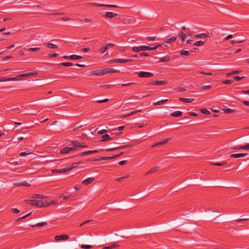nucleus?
I'll return each mask as SVG.
<instances>
[{"label": "nucleus", "instance_id": "nucleus-62", "mask_svg": "<svg viewBox=\"0 0 249 249\" xmlns=\"http://www.w3.org/2000/svg\"><path fill=\"white\" fill-rule=\"evenodd\" d=\"M139 55L140 56H147L149 55V54L146 53L142 52L139 54Z\"/></svg>", "mask_w": 249, "mask_h": 249}, {"label": "nucleus", "instance_id": "nucleus-42", "mask_svg": "<svg viewBox=\"0 0 249 249\" xmlns=\"http://www.w3.org/2000/svg\"><path fill=\"white\" fill-rule=\"evenodd\" d=\"M200 111L202 113L204 114H209L210 113V112L206 108H202L200 109Z\"/></svg>", "mask_w": 249, "mask_h": 249}, {"label": "nucleus", "instance_id": "nucleus-22", "mask_svg": "<svg viewBox=\"0 0 249 249\" xmlns=\"http://www.w3.org/2000/svg\"><path fill=\"white\" fill-rule=\"evenodd\" d=\"M210 37L209 34H205V33L197 34V35H196L195 36V37L196 38H204V37Z\"/></svg>", "mask_w": 249, "mask_h": 249}, {"label": "nucleus", "instance_id": "nucleus-3", "mask_svg": "<svg viewBox=\"0 0 249 249\" xmlns=\"http://www.w3.org/2000/svg\"><path fill=\"white\" fill-rule=\"evenodd\" d=\"M131 146V145L126 144V145L115 147H113V148H108V149H105V150H103L101 149H100V151H102L104 150V151H106L111 152V151H113L115 150H118V149L122 150L124 149L130 147Z\"/></svg>", "mask_w": 249, "mask_h": 249}, {"label": "nucleus", "instance_id": "nucleus-44", "mask_svg": "<svg viewBox=\"0 0 249 249\" xmlns=\"http://www.w3.org/2000/svg\"><path fill=\"white\" fill-rule=\"evenodd\" d=\"M108 49V48L107 47V46H106L105 47L102 48L100 49V52L101 53H105Z\"/></svg>", "mask_w": 249, "mask_h": 249}, {"label": "nucleus", "instance_id": "nucleus-7", "mask_svg": "<svg viewBox=\"0 0 249 249\" xmlns=\"http://www.w3.org/2000/svg\"><path fill=\"white\" fill-rule=\"evenodd\" d=\"M69 238V236L66 234H62L61 235H56L54 237L55 240L56 241H59L61 240H66Z\"/></svg>", "mask_w": 249, "mask_h": 249}, {"label": "nucleus", "instance_id": "nucleus-61", "mask_svg": "<svg viewBox=\"0 0 249 249\" xmlns=\"http://www.w3.org/2000/svg\"><path fill=\"white\" fill-rule=\"evenodd\" d=\"M89 50H90V48L89 47H87V48H82V50H81V51H82V52H83L84 53H86V52H88Z\"/></svg>", "mask_w": 249, "mask_h": 249}, {"label": "nucleus", "instance_id": "nucleus-55", "mask_svg": "<svg viewBox=\"0 0 249 249\" xmlns=\"http://www.w3.org/2000/svg\"><path fill=\"white\" fill-rule=\"evenodd\" d=\"M135 84V83H134V82L128 83H126V84H122V87H126V86L133 85Z\"/></svg>", "mask_w": 249, "mask_h": 249}, {"label": "nucleus", "instance_id": "nucleus-34", "mask_svg": "<svg viewBox=\"0 0 249 249\" xmlns=\"http://www.w3.org/2000/svg\"><path fill=\"white\" fill-rule=\"evenodd\" d=\"M23 50H25L28 51H32V52H36L40 50V48L36 47V48H30L28 49H26L24 48Z\"/></svg>", "mask_w": 249, "mask_h": 249}, {"label": "nucleus", "instance_id": "nucleus-56", "mask_svg": "<svg viewBox=\"0 0 249 249\" xmlns=\"http://www.w3.org/2000/svg\"><path fill=\"white\" fill-rule=\"evenodd\" d=\"M31 154V153H27L26 152H21L19 154V156H21V157H24V156H26L27 155H28L29 154Z\"/></svg>", "mask_w": 249, "mask_h": 249}, {"label": "nucleus", "instance_id": "nucleus-30", "mask_svg": "<svg viewBox=\"0 0 249 249\" xmlns=\"http://www.w3.org/2000/svg\"><path fill=\"white\" fill-rule=\"evenodd\" d=\"M16 185L18 186H30V184L26 181L17 183Z\"/></svg>", "mask_w": 249, "mask_h": 249}, {"label": "nucleus", "instance_id": "nucleus-46", "mask_svg": "<svg viewBox=\"0 0 249 249\" xmlns=\"http://www.w3.org/2000/svg\"><path fill=\"white\" fill-rule=\"evenodd\" d=\"M231 149H235V150L243 149V146L242 145H236L235 146H234V147H232Z\"/></svg>", "mask_w": 249, "mask_h": 249}, {"label": "nucleus", "instance_id": "nucleus-16", "mask_svg": "<svg viewBox=\"0 0 249 249\" xmlns=\"http://www.w3.org/2000/svg\"><path fill=\"white\" fill-rule=\"evenodd\" d=\"M248 155L247 153H238V154H233L231 155V158H239L241 157H244Z\"/></svg>", "mask_w": 249, "mask_h": 249}, {"label": "nucleus", "instance_id": "nucleus-32", "mask_svg": "<svg viewBox=\"0 0 249 249\" xmlns=\"http://www.w3.org/2000/svg\"><path fill=\"white\" fill-rule=\"evenodd\" d=\"M79 163V162H75L72 163L71 165H68L67 166V168L68 171H70L72 168H75L77 167V165Z\"/></svg>", "mask_w": 249, "mask_h": 249}, {"label": "nucleus", "instance_id": "nucleus-18", "mask_svg": "<svg viewBox=\"0 0 249 249\" xmlns=\"http://www.w3.org/2000/svg\"><path fill=\"white\" fill-rule=\"evenodd\" d=\"M102 138L103 139L101 141L105 142L107 141H112L113 140V137H110V136L108 134L104 135Z\"/></svg>", "mask_w": 249, "mask_h": 249}, {"label": "nucleus", "instance_id": "nucleus-8", "mask_svg": "<svg viewBox=\"0 0 249 249\" xmlns=\"http://www.w3.org/2000/svg\"><path fill=\"white\" fill-rule=\"evenodd\" d=\"M168 83L167 81H152L150 83V85H164Z\"/></svg>", "mask_w": 249, "mask_h": 249}, {"label": "nucleus", "instance_id": "nucleus-2", "mask_svg": "<svg viewBox=\"0 0 249 249\" xmlns=\"http://www.w3.org/2000/svg\"><path fill=\"white\" fill-rule=\"evenodd\" d=\"M160 46V44H158L153 47H150L148 46H141L138 47H133L132 48V50L134 52H140L141 51H145L146 50H154Z\"/></svg>", "mask_w": 249, "mask_h": 249}, {"label": "nucleus", "instance_id": "nucleus-24", "mask_svg": "<svg viewBox=\"0 0 249 249\" xmlns=\"http://www.w3.org/2000/svg\"><path fill=\"white\" fill-rule=\"evenodd\" d=\"M177 39V37H175V36H172L171 37H170V38H166L165 39H164V42H166V43H171L172 42H174Z\"/></svg>", "mask_w": 249, "mask_h": 249}, {"label": "nucleus", "instance_id": "nucleus-5", "mask_svg": "<svg viewBox=\"0 0 249 249\" xmlns=\"http://www.w3.org/2000/svg\"><path fill=\"white\" fill-rule=\"evenodd\" d=\"M62 58L66 59L77 60L82 58L83 56L76 54H72L68 56L64 55L62 57Z\"/></svg>", "mask_w": 249, "mask_h": 249}, {"label": "nucleus", "instance_id": "nucleus-10", "mask_svg": "<svg viewBox=\"0 0 249 249\" xmlns=\"http://www.w3.org/2000/svg\"><path fill=\"white\" fill-rule=\"evenodd\" d=\"M170 140H171L170 138L165 139L162 140L161 142L155 143V144L152 145L151 146V147H155V146H159V145H160L166 144L167 142H168L170 141Z\"/></svg>", "mask_w": 249, "mask_h": 249}, {"label": "nucleus", "instance_id": "nucleus-53", "mask_svg": "<svg viewBox=\"0 0 249 249\" xmlns=\"http://www.w3.org/2000/svg\"><path fill=\"white\" fill-rule=\"evenodd\" d=\"M128 177H129V176L127 175V176H124V177H120V178H117L116 179V180L118 181H121L123 179L127 178Z\"/></svg>", "mask_w": 249, "mask_h": 249}, {"label": "nucleus", "instance_id": "nucleus-26", "mask_svg": "<svg viewBox=\"0 0 249 249\" xmlns=\"http://www.w3.org/2000/svg\"><path fill=\"white\" fill-rule=\"evenodd\" d=\"M47 225V223L46 222H42L38 223L35 225H31L30 226L31 227L34 228V227H37V226L42 227V226H46Z\"/></svg>", "mask_w": 249, "mask_h": 249}, {"label": "nucleus", "instance_id": "nucleus-36", "mask_svg": "<svg viewBox=\"0 0 249 249\" xmlns=\"http://www.w3.org/2000/svg\"><path fill=\"white\" fill-rule=\"evenodd\" d=\"M80 247L83 249H90L93 247V246L89 245H82L80 246Z\"/></svg>", "mask_w": 249, "mask_h": 249}, {"label": "nucleus", "instance_id": "nucleus-15", "mask_svg": "<svg viewBox=\"0 0 249 249\" xmlns=\"http://www.w3.org/2000/svg\"><path fill=\"white\" fill-rule=\"evenodd\" d=\"M109 63H126L125 59H115L112 60H110L109 61Z\"/></svg>", "mask_w": 249, "mask_h": 249}, {"label": "nucleus", "instance_id": "nucleus-37", "mask_svg": "<svg viewBox=\"0 0 249 249\" xmlns=\"http://www.w3.org/2000/svg\"><path fill=\"white\" fill-rule=\"evenodd\" d=\"M204 43H205V42L204 41L200 40V41L196 42L194 44V45L195 46H200L203 45L204 44Z\"/></svg>", "mask_w": 249, "mask_h": 249}, {"label": "nucleus", "instance_id": "nucleus-14", "mask_svg": "<svg viewBox=\"0 0 249 249\" xmlns=\"http://www.w3.org/2000/svg\"><path fill=\"white\" fill-rule=\"evenodd\" d=\"M68 170L67 167L66 168H63L60 169H53L52 170V173H64L68 172Z\"/></svg>", "mask_w": 249, "mask_h": 249}, {"label": "nucleus", "instance_id": "nucleus-40", "mask_svg": "<svg viewBox=\"0 0 249 249\" xmlns=\"http://www.w3.org/2000/svg\"><path fill=\"white\" fill-rule=\"evenodd\" d=\"M170 59V56H165L163 58H160L159 60V62H167Z\"/></svg>", "mask_w": 249, "mask_h": 249}, {"label": "nucleus", "instance_id": "nucleus-59", "mask_svg": "<svg viewBox=\"0 0 249 249\" xmlns=\"http://www.w3.org/2000/svg\"><path fill=\"white\" fill-rule=\"evenodd\" d=\"M108 101V99H105L104 100H98V101H96V102L97 103H105V102H107Z\"/></svg>", "mask_w": 249, "mask_h": 249}, {"label": "nucleus", "instance_id": "nucleus-51", "mask_svg": "<svg viewBox=\"0 0 249 249\" xmlns=\"http://www.w3.org/2000/svg\"><path fill=\"white\" fill-rule=\"evenodd\" d=\"M180 54L184 55H188L189 54V52L188 51L182 50Z\"/></svg>", "mask_w": 249, "mask_h": 249}, {"label": "nucleus", "instance_id": "nucleus-48", "mask_svg": "<svg viewBox=\"0 0 249 249\" xmlns=\"http://www.w3.org/2000/svg\"><path fill=\"white\" fill-rule=\"evenodd\" d=\"M232 82H233V81H231V80H226L223 81L222 82V83L223 84H226V85L231 84L232 83Z\"/></svg>", "mask_w": 249, "mask_h": 249}, {"label": "nucleus", "instance_id": "nucleus-58", "mask_svg": "<svg viewBox=\"0 0 249 249\" xmlns=\"http://www.w3.org/2000/svg\"><path fill=\"white\" fill-rule=\"evenodd\" d=\"M146 39L150 41H154L156 40V36H148L146 37Z\"/></svg>", "mask_w": 249, "mask_h": 249}, {"label": "nucleus", "instance_id": "nucleus-20", "mask_svg": "<svg viewBox=\"0 0 249 249\" xmlns=\"http://www.w3.org/2000/svg\"><path fill=\"white\" fill-rule=\"evenodd\" d=\"M37 74V73L36 72H28V73L20 74V78H21L22 77H31L32 76H34V75H36Z\"/></svg>", "mask_w": 249, "mask_h": 249}, {"label": "nucleus", "instance_id": "nucleus-29", "mask_svg": "<svg viewBox=\"0 0 249 249\" xmlns=\"http://www.w3.org/2000/svg\"><path fill=\"white\" fill-rule=\"evenodd\" d=\"M119 246L118 244H113L108 246H106L103 248V249H112L118 247Z\"/></svg>", "mask_w": 249, "mask_h": 249}, {"label": "nucleus", "instance_id": "nucleus-23", "mask_svg": "<svg viewBox=\"0 0 249 249\" xmlns=\"http://www.w3.org/2000/svg\"><path fill=\"white\" fill-rule=\"evenodd\" d=\"M179 101H181V102H184V103H191L193 101H194V98H180L179 99Z\"/></svg>", "mask_w": 249, "mask_h": 249}, {"label": "nucleus", "instance_id": "nucleus-11", "mask_svg": "<svg viewBox=\"0 0 249 249\" xmlns=\"http://www.w3.org/2000/svg\"><path fill=\"white\" fill-rule=\"evenodd\" d=\"M90 73L91 75H103V69H98V70H93L90 71Z\"/></svg>", "mask_w": 249, "mask_h": 249}, {"label": "nucleus", "instance_id": "nucleus-43", "mask_svg": "<svg viewBox=\"0 0 249 249\" xmlns=\"http://www.w3.org/2000/svg\"><path fill=\"white\" fill-rule=\"evenodd\" d=\"M43 205L42 207H46L51 205L50 202H48L47 201H42Z\"/></svg>", "mask_w": 249, "mask_h": 249}, {"label": "nucleus", "instance_id": "nucleus-6", "mask_svg": "<svg viewBox=\"0 0 249 249\" xmlns=\"http://www.w3.org/2000/svg\"><path fill=\"white\" fill-rule=\"evenodd\" d=\"M91 4L97 7H112V8H118V6L116 5H112V4H101L98 3H92Z\"/></svg>", "mask_w": 249, "mask_h": 249}, {"label": "nucleus", "instance_id": "nucleus-19", "mask_svg": "<svg viewBox=\"0 0 249 249\" xmlns=\"http://www.w3.org/2000/svg\"><path fill=\"white\" fill-rule=\"evenodd\" d=\"M43 45L51 49H57L58 47L57 45L50 43H44Z\"/></svg>", "mask_w": 249, "mask_h": 249}, {"label": "nucleus", "instance_id": "nucleus-60", "mask_svg": "<svg viewBox=\"0 0 249 249\" xmlns=\"http://www.w3.org/2000/svg\"><path fill=\"white\" fill-rule=\"evenodd\" d=\"M127 162V161L126 160H124L121 161L119 162V164L120 165H124Z\"/></svg>", "mask_w": 249, "mask_h": 249}, {"label": "nucleus", "instance_id": "nucleus-64", "mask_svg": "<svg viewBox=\"0 0 249 249\" xmlns=\"http://www.w3.org/2000/svg\"><path fill=\"white\" fill-rule=\"evenodd\" d=\"M243 149L248 150L249 149V143H248L243 146Z\"/></svg>", "mask_w": 249, "mask_h": 249}, {"label": "nucleus", "instance_id": "nucleus-45", "mask_svg": "<svg viewBox=\"0 0 249 249\" xmlns=\"http://www.w3.org/2000/svg\"><path fill=\"white\" fill-rule=\"evenodd\" d=\"M244 41V40H233L231 41V43L233 44H234L235 43H240L243 42Z\"/></svg>", "mask_w": 249, "mask_h": 249}, {"label": "nucleus", "instance_id": "nucleus-12", "mask_svg": "<svg viewBox=\"0 0 249 249\" xmlns=\"http://www.w3.org/2000/svg\"><path fill=\"white\" fill-rule=\"evenodd\" d=\"M94 180V178H89L82 181V184L85 185H88L91 183Z\"/></svg>", "mask_w": 249, "mask_h": 249}, {"label": "nucleus", "instance_id": "nucleus-49", "mask_svg": "<svg viewBox=\"0 0 249 249\" xmlns=\"http://www.w3.org/2000/svg\"><path fill=\"white\" fill-rule=\"evenodd\" d=\"M34 200H25V202L27 204L29 205H31L33 206L34 205Z\"/></svg>", "mask_w": 249, "mask_h": 249}, {"label": "nucleus", "instance_id": "nucleus-27", "mask_svg": "<svg viewBox=\"0 0 249 249\" xmlns=\"http://www.w3.org/2000/svg\"><path fill=\"white\" fill-rule=\"evenodd\" d=\"M178 36L180 37L181 41L183 42L185 40L186 36L184 33H183V32L180 31L178 32Z\"/></svg>", "mask_w": 249, "mask_h": 249}, {"label": "nucleus", "instance_id": "nucleus-17", "mask_svg": "<svg viewBox=\"0 0 249 249\" xmlns=\"http://www.w3.org/2000/svg\"><path fill=\"white\" fill-rule=\"evenodd\" d=\"M21 78H20V74L15 77L11 78H5V81H18L21 80Z\"/></svg>", "mask_w": 249, "mask_h": 249}, {"label": "nucleus", "instance_id": "nucleus-63", "mask_svg": "<svg viewBox=\"0 0 249 249\" xmlns=\"http://www.w3.org/2000/svg\"><path fill=\"white\" fill-rule=\"evenodd\" d=\"M70 19V18L67 17H65L61 18V20L64 21H69Z\"/></svg>", "mask_w": 249, "mask_h": 249}, {"label": "nucleus", "instance_id": "nucleus-21", "mask_svg": "<svg viewBox=\"0 0 249 249\" xmlns=\"http://www.w3.org/2000/svg\"><path fill=\"white\" fill-rule=\"evenodd\" d=\"M43 203L42 200H36L34 201V206L41 208L42 207Z\"/></svg>", "mask_w": 249, "mask_h": 249}, {"label": "nucleus", "instance_id": "nucleus-33", "mask_svg": "<svg viewBox=\"0 0 249 249\" xmlns=\"http://www.w3.org/2000/svg\"><path fill=\"white\" fill-rule=\"evenodd\" d=\"M158 170V167H156L153 168L151 169L150 170H149L148 172H147L145 173V175L153 173L154 172H156Z\"/></svg>", "mask_w": 249, "mask_h": 249}, {"label": "nucleus", "instance_id": "nucleus-54", "mask_svg": "<svg viewBox=\"0 0 249 249\" xmlns=\"http://www.w3.org/2000/svg\"><path fill=\"white\" fill-rule=\"evenodd\" d=\"M63 197L64 200H68L71 197V196H64L63 194H61L60 196V197Z\"/></svg>", "mask_w": 249, "mask_h": 249}, {"label": "nucleus", "instance_id": "nucleus-4", "mask_svg": "<svg viewBox=\"0 0 249 249\" xmlns=\"http://www.w3.org/2000/svg\"><path fill=\"white\" fill-rule=\"evenodd\" d=\"M136 75H138L139 77L149 78L153 76V73L150 72L140 71L135 72Z\"/></svg>", "mask_w": 249, "mask_h": 249}, {"label": "nucleus", "instance_id": "nucleus-1", "mask_svg": "<svg viewBox=\"0 0 249 249\" xmlns=\"http://www.w3.org/2000/svg\"><path fill=\"white\" fill-rule=\"evenodd\" d=\"M71 147H65L62 149L60 152L61 154L68 153L70 151H74L77 149L78 147L86 148L88 145L84 142H80L77 141H71Z\"/></svg>", "mask_w": 249, "mask_h": 249}, {"label": "nucleus", "instance_id": "nucleus-13", "mask_svg": "<svg viewBox=\"0 0 249 249\" xmlns=\"http://www.w3.org/2000/svg\"><path fill=\"white\" fill-rule=\"evenodd\" d=\"M118 15L117 14H115L110 12H107L104 15V17H105L106 18H111L117 16Z\"/></svg>", "mask_w": 249, "mask_h": 249}, {"label": "nucleus", "instance_id": "nucleus-39", "mask_svg": "<svg viewBox=\"0 0 249 249\" xmlns=\"http://www.w3.org/2000/svg\"><path fill=\"white\" fill-rule=\"evenodd\" d=\"M223 110L225 113H228V114L232 113L234 111L233 110L228 108H223Z\"/></svg>", "mask_w": 249, "mask_h": 249}, {"label": "nucleus", "instance_id": "nucleus-52", "mask_svg": "<svg viewBox=\"0 0 249 249\" xmlns=\"http://www.w3.org/2000/svg\"><path fill=\"white\" fill-rule=\"evenodd\" d=\"M109 73H114V72H116V73L119 72V70H116L113 68H109Z\"/></svg>", "mask_w": 249, "mask_h": 249}, {"label": "nucleus", "instance_id": "nucleus-57", "mask_svg": "<svg viewBox=\"0 0 249 249\" xmlns=\"http://www.w3.org/2000/svg\"><path fill=\"white\" fill-rule=\"evenodd\" d=\"M58 53H52V54H49L48 56L50 58H53V57H56L58 55Z\"/></svg>", "mask_w": 249, "mask_h": 249}, {"label": "nucleus", "instance_id": "nucleus-9", "mask_svg": "<svg viewBox=\"0 0 249 249\" xmlns=\"http://www.w3.org/2000/svg\"><path fill=\"white\" fill-rule=\"evenodd\" d=\"M98 152H99V151L97 150H89V151H85V152L80 153L79 154V156H86L87 155H90V154H92L97 153Z\"/></svg>", "mask_w": 249, "mask_h": 249}, {"label": "nucleus", "instance_id": "nucleus-38", "mask_svg": "<svg viewBox=\"0 0 249 249\" xmlns=\"http://www.w3.org/2000/svg\"><path fill=\"white\" fill-rule=\"evenodd\" d=\"M115 158V157H101L99 158L100 160H109Z\"/></svg>", "mask_w": 249, "mask_h": 249}, {"label": "nucleus", "instance_id": "nucleus-28", "mask_svg": "<svg viewBox=\"0 0 249 249\" xmlns=\"http://www.w3.org/2000/svg\"><path fill=\"white\" fill-rule=\"evenodd\" d=\"M168 101V99L162 100L156 103H154L153 105L155 106L161 105L165 104Z\"/></svg>", "mask_w": 249, "mask_h": 249}, {"label": "nucleus", "instance_id": "nucleus-25", "mask_svg": "<svg viewBox=\"0 0 249 249\" xmlns=\"http://www.w3.org/2000/svg\"><path fill=\"white\" fill-rule=\"evenodd\" d=\"M182 115V112L180 111H176L170 114L171 116L178 117Z\"/></svg>", "mask_w": 249, "mask_h": 249}, {"label": "nucleus", "instance_id": "nucleus-41", "mask_svg": "<svg viewBox=\"0 0 249 249\" xmlns=\"http://www.w3.org/2000/svg\"><path fill=\"white\" fill-rule=\"evenodd\" d=\"M32 198L36 199H41L43 198V196L42 195H40L38 194H34L32 196Z\"/></svg>", "mask_w": 249, "mask_h": 249}, {"label": "nucleus", "instance_id": "nucleus-35", "mask_svg": "<svg viewBox=\"0 0 249 249\" xmlns=\"http://www.w3.org/2000/svg\"><path fill=\"white\" fill-rule=\"evenodd\" d=\"M60 66H63L65 67H70L73 65V64L71 62H63L59 64Z\"/></svg>", "mask_w": 249, "mask_h": 249}, {"label": "nucleus", "instance_id": "nucleus-31", "mask_svg": "<svg viewBox=\"0 0 249 249\" xmlns=\"http://www.w3.org/2000/svg\"><path fill=\"white\" fill-rule=\"evenodd\" d=\"M227 163V162L226 161H223L222 162L219 163V162H215V163H212L213 165H215V166H223L226 165Z\"/></svg>", "mask_w": 249, "mask_h": 249}, {"label": "nucleus", "instance_id": "nucleus-47", "mask_svg": "<svg viewBox=\"0 0 249 249\" xmlns=\"http://www.w3.org/2000/svg\"><path fill=\"white\" fill-rule=\"evenodd\" d=\"M31 213H32V212H30V213H28V214H26V215H24V216H23L21 217L18 218V221H20V220H21L23 219H24V218H25V217H27V216H28L30 215L31 214Z\"/></svg>", "mask_w": 249, "mask_h": 249}, {"label": "nucleus", "instance_id": "nucleus-50", "mask_svg": "<svg viewBox=\"0 0 249 249\" xmlns=\"http://www.w3.org/2000/svg\"><path fill=\"white\" fill-rule=\"evenodd\" d=\"M244 78H245V77H244V76L240 77V76H234L233 77V79H234V80L238 81H240L241 80H242Z\"/></svg>", "mask_w": 249, "mask_h": 249}]
</instances>
